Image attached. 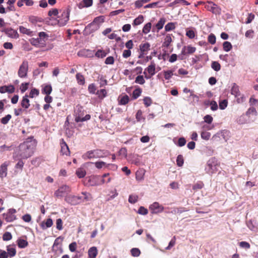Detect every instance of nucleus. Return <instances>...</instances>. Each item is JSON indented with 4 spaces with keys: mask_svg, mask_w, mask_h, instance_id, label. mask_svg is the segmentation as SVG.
Wrapping results in <instances>:
<instances>
[{
    "mask_svg": "<svg viewBox=\"0 0 258 258\" xmlns=\"http://www.w3.org/2000/svg\"><path fill=\"white\" fill-rule=\"evenodd\" d=\"M36 141L33 137L27 138L25 141L21 144L19 147L18 154L21 159H27L31 157L36 146Z\"/></svg>",
    "mask_w": 258,
    "mask_h": 258,
    "instance_id": "obj_1",
    "label": "nucleus"
},
{
    "mask_svg": "<svg viewBox=\"0 0 258 258\" xmlns=\"http://www.w3.org/2000/svg\"><path fill=\"white\" fill-rule=\"evenodd\" d=\"M110 155V152L107 150H94L87 152L83 155V158L86 159L103 158Z\"/></svg>",
    "mask_w": 258,
    "mask_h": 258,
    "instance_id": "obj_2",
    "label": "nucleus"
},
{
    "mask_svg": "<svg viewBox=\"0 0 258 258\" xmlns=\"http://www.w3.org/2000/svg\"><path fill=\"white\" fill-rule=\"evenodd\" d=\"M84 110L81 106L77 105L75 109V121L77 122H83L90 119V115L87 114L84 117Z\"/></svg>",
    "mask_w": 258,
    "mask_h": 258,
    "instance_id": "obj_3",
    "label": "nucleus"
},
{
    "mask_svg": "<svg viewBox=\"0 0 258 258\" xmlns=\"http://www.w3.org/2000/svg\"><path fill=\"white\" fill-rule=\"evenodd\" d=\"M217 160L215 157L210 158L205 166V170L209 174H212L217 171Z\"/></svg>",
    "mask_w": 258,
    "mask_h": 258,
    "instance_id": "obj_4",
    "label": "nucleus"
},
{
    "mask_svg": "<svg viewBox=\"0 0 258 258\" xmlns=\"http://www.w3.org/2000/svg\"><path fill=\"white\" fill-rule=\"evenodd\" d=\"M71 10L69 8L66 9L62 11L60 16H59L57 20L58 24L60 26H63L66 25L69 20Z\"/></svg>",
    "mask_w": 258,
    "mask_h": 258,
    "instance_id": "obj_5",
    "label": "nucleus"
},
{
    "mask_svg": "<svg viewBox=\"0 0 258 258\" xmlns=\"http://www.w3.org/2000/svg\"><path fill=\"white\" fill-rule=\"evenodd\" d=\"M28 62L26 60L22 61L18 71V75L20 78H26L28 76Z\"/></svg>",
    "mask_w": 258,
    "mask_h": 258,
    "instance_id": "obj_6",
    "label": "nucleus"
},
{
    "mask_svg": "<svg viewBox=\"0 0 258 258\" xmlns=\"http://www.w3.org/2000/svg\"><path fill=\"white\" fill-rule=\"evenodd\" d=\"M205 8L214 14L217 15L221 13V8L211 1H208L206 3Z\"/></svg>",
    "mask_w": 258,
    "mask_h": 258,
    "instance_id": "obj_7",
    "label": "nucleus"
},
{
    "mask_svg": "<svg viewBox=\"0 0 258 258\" xmlns=\"http://www.w3.org/2000/svg\"><path fill=\"white\" fill-rule=\"evenodd\" d=\"M149 210L152 214H157L163 211L164 207L159 203L155 202L150 206Z\"/></svg>",
    "mask_w": 258,
    "mask_h": 258,
    "instance_id": "obj_8",
    "label": "nucleus"
},
{
    "mask_svg": "<svg viewBox=\"0 0 258 258\" xmlns=\"http://www.w3.org/2000/svg\"><path fill=\"white\" fill-rule=\"evenodd\" d=\"M70 190L69 186L63 185L55 191L54 195L57 197H62L65 194L69 192Z\"/></svg>",
    "mask_w": 258,
    "mask_h": 258,
    "instance_id": "obj_9",
    "label": "nucleus"
},
{
    "mask_svg": "<svg viewBox=\"0 0 258 258\" xmlns=\"http://www.w3.org/2000/svg\"><path fill=\"white\" fill-rule=\"evenodd\" d=\"M9 163L5 162L0 166V178L3 180L8 174V166Z\"/></svg>",
    "mask_w": 258,
    "mask_h": 258,
    "instance_id": "obj_10",
    "label": "nucleus"
},
{
    "mask_svg": "<svg viewBox=\"0 0 258 258\" xmlns=\"http://www.w3.org/2000/svg\"><path fill=\"white\" fill-rule=\"evenodd\" d=\"M15 88L13 85L3 86L0 87V93L2 94L6 92L9 93H13L14 92Z\"/></svg>",
    "mask_w": 258,
    "mask_h": 258,
    "instance_id": "obj_11",
    "label": "nucleus"
},
{
    "mask_svg": "<svg viewBox=\"0 0 258 258\" xmlns=\"http://www.w3.org/2000/svg\"><path fill=\"white\" fill-rule=\"evenodd\" d=\"M196 50V48L195 47L190 45L187 46H184L181 50V54L186 55L187 54H191L194 53Z\"/></svg>",
    "mask_w": 258,
    "mask_h": 258,
    "instance_id": "obj_12",
    "label": "nucleus"
},
{
    "mask_svg": "<svg viewBox=\"0 0 258 258\" xmlns=\"http://www.w3.org/2000/svg\"><path fill=\"white\" fill-rule=\"evenodd\" d=\"M249 117L246 114H242L237 119V122L239 124L248 123L250 122Z\"/></svg>",
    "mask_w": 258,
    "mask_h": 258,
    "instance_id": "obj_13",
    "label": "nucleus"
},
{
    "mask_svg": "<svg viewBox=\"0 0 258 258\" xmlns=\"http://www.w3.org/2000/svg\"><path fill=\"white\" fill-rule=\"evenodd\" d=\"M100 27V25L92 22L88 24L85 28V30L89 33H92L97 30Z\"/></svg>",
    "mask_w": 258,
    "mask_h": 258,
    "instance_id": "obj_14",
    "label": "nucleus"
},
{
    "mask_svg": "<svg viewBox=\"0 0 258 258\" xmlns=\"http://www.w3.org/2000/svg\"><path fill=\"white\" fill-rule=\"evenodd\" d=\"M65 201L72 205H76L78 204L77 196L74 195H69L65 198Z\"/></svg>",
    "mask_w": 258,
    "mask_h": 258,
    "instance_id": "obj_15",
    "label": "nucleus"
},
{
    "mask_svg": "<svg viewBox=\"0 0 258 258\" xmlns=\"http://www.w3.org/2000/svg\"><path fill=\"white\" fill-rule=\"evenodd\" d=\"M230 92L231 94L234 95L235 97H237L240 96V93L239 90V87L236 83H232Z\"/></svg>",
    "mask_w": 258,
    "mask_h": 258,
    "instance_id": "obj_16",
    "label": "nucleus"
},
{
    "mask_svg": "<svg viewBox=\"0 0 258 258\" xmlns=\"http://www.w3.org/2000/svg\"><path fill=\"white\" fill-rule=\"evenodd\" d=\"M98 254V249L96 247L92 246L90 247L88 251V258H96Z\"/></svg>",
    "mask_w": 258,
    "mask_h": 258,
    "instance_id": "obj_17",
    "label": "nucleus"
},
{
    "mask_svg": "<svg viewBox=\"0 0 258 258\" xmlns=\"http://www.w3.org/2000/svg\"><path fill=\"white\" fill-rule=\"evenodd\" d=\"M7 35L12 38L17 39L19 37V34L17 31L12 28L8 29L6 31Z\"/></svg>",
    "mask_w": 258,
    "mask_h": 258,
    "instance_id": "obj_18",
    "label": "nucleus"
},
{
    "mask_svg": "<svg viewBox=\"0 0 258 258\" xmlns=\"http://www.w3.org/2000/svg\"><path fill=\"white\" fill-rule=\"evenodd\" d=\"M52 225V220L51 218H48L46 221H42L40 224V226L42 229L45 230L51 227Z\"/></svg>",
    "mask_w": 258,
    "mask_h": 258,
    "instance_id": "obj_19",
    "label": "nucleus"
},
{
    "mask_svg": "<svg viewBox=\"0 0 258 258\" xmlns=\"http://www.w3.org/2000/svg\"><path fill=\"white\" fill-rule=\"evenodd\" d=\"M28 97V95H25L24 96H23L22 100H21V105L24 109H27L30 106V103Z\"/></svg>",
    "mask_w": 258,
    "mask_h": 258,
    "instance_id": "obj_20",
    "label": "nucleus"
},
{
    "mask_svg": "<svg viewBox=\"0 0 258 258\" xmlns=\"http://www.w3.org/2000/svg\"><path fill=\"white\" fill-rule=\"evenodd\" d=\"M147 71L148 73L151 76H153L155 74V64L154 63H151L150 65H149L144 72V74H146V71Z\"/></svg>",
    "mask_w": 258,
    "mask_h": 258,
    "instance_id": "obj_21",
    "label": "nucleus"
},
{
    "mask_svg": "<svg viewBox=\"0 0 258 258\" xmlns=\"http://www.w3.org/2000/svg\"><path fill=\"white\" fill-rule=\"evenodd\" d=\"M61 151L63 154L68 155L70 154L69 147L63 139L62 140V142L61 143Z\"/></svg>",
    "mask_w": 258,
    "mask_h": 258,
    "instance_id": "obj_22",
    "label": "nucleus"
},
{
    "mask_svg": "<svg viewBox=\"0 0 258 258\" xmlns=\"http://www.w3.org/2000/svg\"><path fill=\"white\" fill-rule=\"evenodd\" d=\"M7 253L10 257H13L16 254V250L14 246L9 245L7 247Z\"/></svg>",
    "mask_w": 258,
    "mask_h": 258,
    "instance_id": "obj_23",
    "label": "nucleus"
},
{
    "mask_svg": "<svg viewBox=\"0 0 258 258\" xmlns=\"http://www.w3.org/2000/svg\"><path fill=\"white\" fill-rule=\"evenodd\" d=\"M42 92L46 95H49L52 92V87L50 85L44 84L42 86Z\"/></svg>",
    "mask_w": 258,
    "mask_h": 258,
    "instance_id": "obj_24",
    "label": "nucleus"
},
{
    "mask_svg": "<svg viewBox=\"0 0 258 258\" xmlns=\"http://www.w3.org/2000/svg\"><path fill=\"white\" fill-rule=\"evenodd\" d=\"M92 0H83L79 4V8L89 7L92 5Z\"/></svg>",
    "mask_w": 258,
    "mask_h": 258,
    "instance_id": "obj_25",
    "label": "nucleus"
},
{
    "mask_svg": "<svg viewBox=\"0 0 258 258\" xmlns=\"http://www.w3.org/2000/svg\"><path fill=\"white\" fill-rule=\"evenodd\" d=\"M19 31L21 33L27 34L29 36H32L33 35V32L32 31L22 26L19 27Z\"/></svg>",
    "mask_w": 258,
    "mask_h": 258,
    "instance_id": "obj_26",
    "label": "nucleus"
},
{
    "mask_svg": "<svg viewBox=\"0 0 258 258\" xmlns=\"http://www.w3.org/2000/svg\"><path fill=\"white\" fill-rule=\"evenodd\" d=\"M144 21V17L143 15H139L133 21V25L134 26L139 25Z\"/></svg>",
    "mask_w": 258,
    "mask_h": 258,
    "instance_id": "obj_27",
    "label": "nucleus"
},
{
    "mask_svg": "<svg viewBox=\"0 0 258 258\" xmlns=\"http://www.w3.org/2000/svg\"><path fill=\"white\" fill-rule=\"evenodd\" d=\"M176 23L170 22L165 26V30L168 32L175 29Z\"/></svg>",
    "mask_w": 258,
    "mask_h": 258,
    "instance_id": "obj_28",
    "label": "nucleus"
},
{
    "mask_svg": "<svg viewBox=\"0 0 258 258\" xmlns=\"http://www.w3.org/2000/svg\"><path fill=\"white\" fill-rule=\"evenodd\" d=\"M150 44L148 42H146L144 44H141L140 45V49L141 52H147L150 50Z\"/></svg>",
    "mask_w": 258,
    "mask_h": 258,
    "instance_id": "obj_29",
    "label": "nucleus"
},
{
    "mask_svg": "<svg viewBox=\"0 0 258 258\" xmlns=\"http://www.w3.org/2000/svg\"><path fill=\"white\" fill-rule=\"evenodd\" d=\"M91 51L88 49H83L81 50H80L78 52V55L79 56H86L88 57L90 56V54H91Z\"/></svg>",
    "mask_w": 258,
    "mask_h": 258,
    "instance_id": "obj_30",
    "label": "nucleus"
},
{
    "mask_svg": "<svg viewBox=\"0 0 258 258\" xmlns=\"http://www.w3.org/2000/svg\"><path fill=\"white\" fill-rule=\"evenodd\" d=\"M5 220L8 222H11L16 219V217L15 215H11L9 213H7L6 214H4Z\"/></svg>",
    "mask_w": 258,
    "mask_h": 258,
    "instance_id": "obj_31",
    "label": "nucleus"
},
{
    "mask_svg": "<svg viewBox=\"0 0 258 258\" xmlns=\"http://www.w3.org/2000/svg\"><path fill=\"white\" fill-rule=\"evenodd\" d=\"M172 41L171 35L168 34L166 35L163 42L164 46L168 47Z\"/></svg>",
    "mask_w": 258,
    "mask_h": 258,
    "instance_id": "obj_32",
    "label": "nucleus"
},
{
    "mask_svg": "<svg viewBox=\"0 0 258 258\" xmlns=\"http://www.w3.org/2000/svg\"><path fill=\"white\" fill-rule=\"evenodd\" d=\"M31 44L34 46H37L39 44L43 43V42L39 37L37 38H32L30 39Z\"/></svg>",
    "mask_w": 258,
    "mask_h": 258,
    "instance_id": "obj_33",
    "label": "nucleus"
},
{
    "mask_svg": "<svg viewBox=\"0 0 258 258\" xmlns=\"http://www.w3.org/2000/svg\"><path fill=\"white\" fill-rule=\"evenodd\" d=\"M28 244V242L23 239L18 240V245L20 248H23L26 247Z\"/></svg>",
    "mask_w": 258,
    "mask_h": 258,
    "instance_id": "obj_34",
    "label": "nucleus"
},
{
    "mask_svg": "<svg viewBox=\"0 0 258 258\" xmlns=\"http://www.w3.org/2000/svg\"><path fill=\"white\" fill-rule=\"evenodd\" d=\"M166 22L164 18H161L158 22L156 24V27L158 29V31L163 28L164 25Z\"/></svg>",
    "mask_w": 258,
    "mask_h": 258,
    "instance_id": "obj_35",
    "label": "nucleus"
},
{
    "mask_svg": "<svg viewBox=\"0 0 258 258\" xmlns=\"http://www.w3.org/2000/svg\"><path fill=\"white\" fill-rule=\"evenodd\" d=\"M245 114L249 117L251 114L256 116L257 112L254 107H251L248 108Z\"/></svg>",
    "mask_w": 258,
    "mask_h": 258,
    "instance_id": "obj_36",
    "label": "nucleus"
},
{
    "mask_svg": "<svg viewBox=\"0 0 258 258\" xmlns=\"http://www.w3.org/2000/svg\"><path fill=\"white\" fill-rule=\"evenodd\" d=\"M223 49L226 52L229 51L232 49V45L228 41H225L223 44Z\"/></svg>",
    "mask_w": 258,
    "mask_h": 258,
    "instance_id": "obj_37",
    "label": "nucleus"
},
{
    "mask_svg": "<svg viewBox=\"0 0 258 258\" xmlns=\"http://www.w3.org/2000/svg\"><path fill=\"white\" fill-rule=\"evenodd\" d=\"M164 78L165 80H169L170 79L173 75L177 76L176 74L172 73V71H164Z\"/></svg>",
    "mask_w": 258,
    "mask_h": 258,
    "instance_id": "obj_38",
    "label": "nucleus"
},
{
    "mask_svg": "<svg viewBox=\"0 0 258 258\" xmlns=\"http://www.w3.org/2000/svg\"><path fill=\"white\" fill-rule=\"evenodd\" d=\"M211 68L216 72H218L221 69V65L217 61H213L211 64Z\"/></svg>",
    "mask_w": 258,
    "mask_h": 258,
    "instance_id": "obj_39",
    "label": "nucleus"
},
{
    "mask_svg": "<svg viewBox=\"0 0 258 258\" xmlns=\"http://www.w3.org/2000/svg\"><path fill=\"white\" fill-rule=\"evenodd\" d=\"M98 80L99 81V84L100 87L105 86L107 84V81L105 77L102 75H99L98 76Z\"/></svg>",
    "mask_w": 258,
    "mask_h": 258,
    "instance_id": "obj_40",
    "label": "nucleus"
},
{
    "mask_svg": "<svg viewBox=\"0 0 258 258\" xmlns=\"http://www.w3.org/2000/svg\"><path fill=\"white\" fill-rule=\"evenodd\" d=\"M131 253L133 256L138 257L140 255L141 251L138 248H133L131 250Z\"/></svg>",
    "mask_w": 258,
    "mask_h": 258,
    "instance_id": "obj_41",
    "label": "nucleus"
},
{
    "mask_svg": "<svg viewBox=\"0 0 258 258\" xmlns=\"http://www.w3.org/2000/svg\"><path fill=\"white\" fill-rule=\"evenodd\" d=\"M152 24L150 22H149L145 25L143 28V33L145 34H148L151 30Z\"/></svg>",
    "mask_w": 258,
    "mask_h": 258,
    "instance_id": "obj_42",
    "label": "nucleus"
},
{
    "mask_svg": "<svg viewBox=\"0 0 258 258\" xmlns=\"http://www.w3.org/2000/svg\"><path fill=\"white\" fill-rule=\"evenodd\" d=\"M76 79L78 83L80 85H84L85 83V79L83 75L80 73H78L76 75Z\"/></svg>",
    "mask_w": 258,
    "mask_h": 258,
    "instance_id": "obj_43",
    "label": "nucleus"
},
{
    "mask_svg": "<svg viewBox=\"0 0 258 258\" xmlns=\"http://www.w3.org/2000/svg\"><path fill=\"white\" fill-rule=\"evenodd\" d=\"M76 174L79 178H83L86 175V171L83 168H79L76 171Z\"/></svg>",
    "mask_w": 258,
    "mask_h": 258,
    "instance_id": "obj_44",
    "label": "nucleus"
},
{
    "mask_svg": "<svg viewBox=\"0 0 258 258\" xmlns=\"http://www.w3.org/2000/svg\"><path fill=\"white\" fill-rule=\"evenodd\" d=\"M219 108L221 110L225 109L228 105V101L226 99H224L219 101Z\"/></svg>",
    "mask_w": 258,
    "mask_h": 258,
    "instance_id": "obj_45",
    "label": "nucleus"
},
{
    "mask_svg": "<svg viewBox=\"0 0 258 258\" xmlns=\"http://www.w3.org/2000/svg\"><path fill=\"white\" fill-rule=\"evenodd\" d=\"M183 163H184V160H183V156L181 155H178V156L177 157V158H176L177 165L178 167H181V166H182Z\"/></svg>",
    "mask_w": 258,
    "mask_h": 258,
    "instance_id": "obj_46",
    "label": "nucleus"
},
{
    "mask_svg": "<svg viewBox=\"0 0 258 258\" xmlns=\"http://www.w3.org/2000/svg\"><path fill=\"white\" fill-rule=\"evenodd\" d=\"M39 94V91L38 89H36L35 88H33L30 91L29 96H28L29 97L33 98L35 97V96H37Z\"/></svg>",
    "mask_w": 258,
    "mask_h": 258,
    "instance_id": "obj_47",
    "label": "nucleus"
},
{
    "mask_svg": "<svg viewBox=\"0 0 258 258\" xmlns=\"http://www.w3.org/2000/svg\"><path fill=\"white\" fill-rule=\"evenodd\" d=\"M142 93V90L140 88L135 89L133 92V98L134 99L138 98Z\"/></svg>",
    "mask_w": 258,
    "mask_h": 258,
    "instance_id": "obj_48",
    "label": "nucleus"
},
{
    "mask_svg": "<svg viewBox=\"0 0 258 258\" xmlns=\"http://www.w3.org/2000/svg\"><path fill=\"white\" fill-rule=\"evenodd\" d=\"M201 138L205 140H209L210 137H211V134L208 132L203 131L201 132Z\"/></svg>",
    "mask_w": 258,
    "mask_h": 258,
    "instance_id": "obj_49",
    "label": "nucleus"
},
{
    "mask_svg": "<svg viewBox=\"0 0 258 258\" xmlns=\"http://www.w3.org/2000/svg\"><path fill=\"white\" fill-rule=\"evenodd\" d=\"M138 196L136 195H131L128 198V202L131 204H135L138 201Z\"/></svg>",
    "mask_w": 258,
    "mask_h": 258,
    "instance_id": "obj_50",
    "label": "nucleus"
},
{
    "mask_svg": "<svg viewBox=\"0 0 258 258\" xmlns=\"http://www.w3.org/2000/svg\"><path fill=\"white\" fill-rule=\"evenodd\" d=\"M209 102L212 110L216 111L218 109V106L215 101L212 100L211 101H209Z\"/></svg>",
    "mask_w": 258,
    "mask_h": 258,
    "instance_id": "obj_51",
    "label": "nucleus"
},
{
    "mask_svg": "<svg viewBox=\"0 0 258 258\" xmlns=\"http://www.w3.org/2000/svg\"><path fill=\"white\" fill-rule=\"evenodd\" d=\"M100 98H104L106 96L107 92L105 89H102L98 91L96 93Z\"/></svg>",
    "mask_w": 258,
    "mask_h": 258,
    "instance_id": "obj_52",
    "label": "nucleus"
},
{
    "mask_svg": "<svg viewBox=\"0 0 258 258\" xmlns=\"http://www.w3.org/2000/svg\"><path fill=\"white\" fill-rule=\"evenodd\" d=\"M96 88L94 84L92 83L88 86V91L90 94H96Z\"/></svg>",
    "mask_w": 258,
    "mask_h": 258,
    "instance_id": "obj_53",
    "label": "nucleus"
},
{
    "mask_svg": "<svg viewBox=\"0 0 258 258\" xmlns=\"http://www.w3.org/2000/svg\"><path fill=\"white\" fill-rule=\"evenodd\" d=\"M82 195L83 197L84 202L90 201L91 199V195L87 192H82Z\"/></svg>",
    "mask_w": 258,
    "mask_h": 258,
    "instance_id": "obj_54",
    "label": "nucleus"
},
{
    "mask_svg": "<svg viewBox=\"0 0 258 258\" xmlns=\"http://www.w3.org/2000/svg\"><path fill=\"white\" fill-rule=\"evenodd\" d=\"M11 117L12 116L10 114H8L1 119V122L3 124H6L8 123Z\"/></svg>",
    "mask_w": 258,
    "mask_h": 258,
    "instance_id": "obj_55",
    "label": "nucleus"
},
{
    "mask_svg": "<svg viewBox=\"0 0 258 258\" xmlns=\"http://www.w3.org/2000/svg\"><path fill=\"white\" fill-rule=\"evenodd\" d=\"M148 211L147 209L144 207H140L138 211V213L142 215H146L148 214Z\"/></svg>",
    "mask_w": 258,
    "mask_h": 258,
    "instance_id": "obj_56",
    "label": "nucleus"
},
{
    "mask_svg": "<svg viewBox=\"0 0 258 258\" xmlns=\"http://www.w3.org/2000/svg\"><path fill=\"white\" fill-rule=\"evenodd\" d=\"M129 101V97L127 95L123 96L120 100L119 104L121 105H125Z\"/></svg>",
    "mask_w": 258,
    "mask_h": 258,
    "instance_id": "obj_57",
    "label": "nucleus"
},
{
    "mask_svg": "<svg viewBox=\"0 0 258 258\" xmlns=\"http://www.w3.org/2000/svg\"><path fill=\"white\" fill-rule=\"evenodd\" d=\"M12 238V235L11 233L9 232H5L3 236V239L4 241H8L11 240Z\"/></svg>",
    "mask_w": 258,
    "mask_h": 258,
    "instance_id": "obj_58",
    "label": "nucleus"
},
{
    "mask_svg": "<svg viewBox=\"0 0 258 258\" xmlns=\"http://www.w3.org/2000/svg\"><path fill=\"white\" fill-rule=\"evenodd\" d=\"M135 82L141 85L144 84L145 82L143 76H138L135 80Z\"/></svg>",
    "mask_w": 258,
    "mask_h": 258,
    "instance_id": "obj_59",
    "label": "nucleus"
},
{
    "mask_svg": "<svg viewBox=\"0 0 258 258\" xmlns=\"http://www.w3.org/2000/svg\"><path fill=\"white\" fill-rule=\"evenodd\" d=\"M29 84V83H23L21 84L20 89L22 93L25 92L28 89Z\"/></svg>",
    "mask_w": 258,
    "mask_h": 258,
    "instance_id": "obj_60",
    "label": "nucleus"
},
{
    "mask_svg": "<svg viewBox=\"0 0 258 258\" xmlns=\"http://www.w3.org/2000/svg\"><path fill=\"white\" fill-rule=\"evenodd\" d=\"M203 186H204L203 183L202 182L199 181V182H198L197 183H196V184H195L192 186V189L194 190L200 189L202 188Z\"/></svg>",
    "mask_w": 258,
    "mask_h": 258,
    "instance_id": "obj_61",
    "label": "nucleus"
},
{
    "mask_svg": "<svg viewBox=\"0 0 258 258\" xmlns=\"http://www.w3.org/2000/svg\"><path fill=\"white\" fill-rule=\"evenodd\" d=\"M144 103L146 107L150 106L152 104V99L149 97H145L144 99Z\"/></svg>",
    "mask_w": 258,
    "mask_h": 258,
    "instance_id": "obj_62",
    "label": "nucleus"
},
{
    "mask_svg": "<svg viewBox=\"0 0 258 258\" xmlns=\"http://www.w3.org/2000/svg\"><path fill=\"white\" fill-rule=\"evenodd\" d=\"M204 152L206 153L207 155L211 156L213 154L214 150L211 147H206L204 149Z\"/></svg>",
    "mask_w": 258,
    "mask_h": 258,
    "instance_id": "obj_63",
    "label": "nucleus"
},
{
    "mask_svg": "<svg viewBox=\"0 0 258 258\" xmlns=\"http://www.w3.org/2000/svg\"><path fill=\"white\" fill-rule=\"evenodd\" d=\"M208 42L211 44H214L216 42V36L213 34H210L208 36Z\"/></svg>",
    "mask_w": 258,
    "mask_h": 258,
    "instance_id": "obj_64",
    "label": "nucleus"
}]
</instances>
